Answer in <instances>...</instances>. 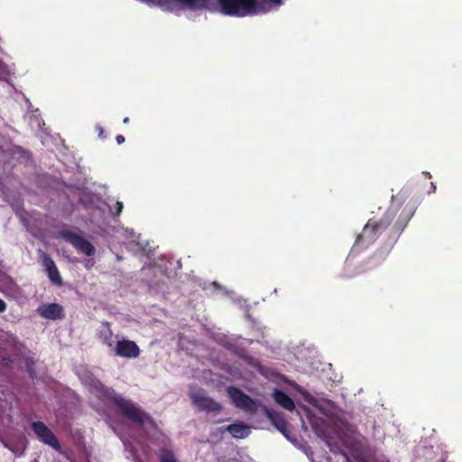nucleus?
Wrapping results in <instances>:
<instances>
[{"label":"nucleus","instance_id":"obj_15","mask_svg":"<svg viewBox=\"0 0 462 462\" xmlns=\"http://www.w3.org/2000/svg\"><path fill=\"white\" fill-rule=\"evenodd\" d=\"M226 430L228 431L235 439H245L251 432L250 427L243 422L229 424L226 426Z\"/></svg>","mask_w":462,"mask_h":462},{"label":"nucleus","instance_id":"obj_20","mask_svg":"<svg viewBox=\"0 0 462 462\" xmlns=\"http://www.w3.org/2000/svg\"><path fill=\"white\" fill-rule=\"evenodd\" d=\"M14 362V359L10 356H4L1 358L0 365L4 367H9Z\"/></svg>","mask_w":462,"mask_h":462},{"label":"nucleus","instance_id":"obj_12","mask_svg":"<svg viewBox=\"0 0 462 462\" xmlns=\"http://www.w3.org/2000/svg\"><path fill=\"white\" fill-rule=\"evenodd\" d=\"M37 312L42 318L51 320L61 319L65 317L63 307L58 303L42 304Z\"/></svg>","mask_w":462,"mask_h":462},{"label":"nucleus","instance_id":"obj_11","mask_svg":"<svg viewBox=\"0 0 462 462\" xmlns=\"http://www.w3.org/2000/svg\"><path fill=\"white\" fill-rule=\"evenodd\" d=\"M40 258L50 281L58 286L62 285V279L52 258L44 251L40 250Z\"/></svg>","mask_w":462,"mask_h":462},{"label":"nucleus","instance_id":"obj_3","mask_svg":"<svg viewBox=\"0 0 462 462\" xmlns=\"http://www.w3.org/2000/svg\"><path fill=\"white\" fill-rule=\"evenodd\" d=\"M31 159L29 152L5 140H0V171L10 175L20 164H26Z\"/></svg>","mask_w":462,"mask_h":462},{"label":"nucleus","instance_id":"obj_21","mask_svg":"<svg viewBox=\"0 0 462 462\" xmlns=\"http://www.w3.org/2000/svg\"><path fill=\"white\" fill-rule=\"evenodd\" d=\"M96 130H97V133H98V136H99L100 138L104 139V138H105V135H104V129H103V127H102L101 125H97L96 126Z\"/></svg>","mask_w":462,"mask_h":462},{"label":"nucleus","instance_id":"obj_24","mask_svg":"<svg viewBox=\"0 0 462 462\" xmlns=\"http://www.w3.org/2000/svg\"><path fill=\"white\" fill-rule=\"evenodd\" d=\"M123 123L124 124L129 123V117H125L124 120H123Z\"/></svg>","mask_w":462,"mask_h":462},{"label":"nucleus","instance_id":"obj_22","mask_svg":"<svg viewBox=\"0 0 462 462\" xmlns=\"http://www.w3.org/2000/svg\"><path fill=\"white\" fill-rule=\"evenodd\" d=\"M5 310H6V303L2 299H0V313L5 312Z\"/></svg>","mask_w":462,"mask_h":462},{"label":"nucleus","instance_id":"obj_16","mask_svg":"<svg viewBox=\"0 0 462 462\" xmlns=\"http://www.w3.org/2000/svg\"><path fill=\"white\" fill-rule=\"evenodd\" d=\"M160 462H178V460L171 450L162 449L160 454Z\"/></svg>","mask_w":462,"mask_h":462},{"label":"nucleus","instance_id":"obj_17","mask_svg":"<svg viewBox=\"0 0 462 462\" xmlns=\"http://www.w3.org/2000/svg\"><path fill=\"white\" fill-rule=\"evenodd\" d=\"M113 332L112 330L107 328L106 331H101L99 334V337L101 338L103 344L112 346H113V340H112Z\"/></svg>","mask_w":462,"mask_h":462},{"label":"nucleus","instance_id":"obj_1","mask_svg":"<svg viewBox=\"0 0 462 462\" xmlns=\"http://www.w3.org/2000/svg\"><path fill=\"white\" fill-rule=\"evenodd\" d=\"M416 208L414 203L408 202L404 206L397 199H393L383 217L377 220L370 218L365 225L361 234L356 236L355 245L367 247L373 244L379 235L393 222V230L396 236L405 229L413 217Z\"/></svg>","mask_w":462,"mask_h":462},{"label":"nucleus","instance_id":"obj_5","mask_svg":"<svg viewBox=\"0 0 462 462\" xmlns=\"http://www.w3.org/2000/svg\"><path fill=\"white\" fill-rule=\"evenodd\" d=\"M226 393L232 403L238 409L251 414H255L258 411V404L251 396L245 393L241 389L236 386H228Z\"/></svg>","mask_w":462,"mask_h":462},{"label":"nucleus","instance_id":"obj_10","mask_svg":"<svg viewBox=\"0 0 462 462\" xmlns=\"http://www.w3.org/2000/svg\"><path fill=\"white\" fill-rule=\"evenodd\" d=\"M140 352V347L134 341L125 338L118 340L115 347V354L124 358H136Z\"/></svg>","mask_w":462,"mask_h":462},{"label":"nucleus","instance_id":"obj_4","mask_svg":"<svg viewBox=\"0 0 462 462\" xmlns=\"http://www.w3.org/2000/svg\"><path fill=\"white\" fill-rule=\"evenodd\" d=\"M218 4L224 14L245 16L254 11L256 0H218Z\"/></svg>","mask_w":462,"mask_h":462},{"label":"nucleus","instance_id":"obj_19","mask_svg":"<svg viewBox=\"0 0 462 462\" xmlns=\"http://www.w3.org/2000/svg\"><path fill=\"white\" fill-rule=\"evenodd\" d=\"M324 440L326 442V444L328 445V447L329 448L330 451L332 452H336L337 449H339L338 446L337 445H334L332 442H331V439L328 437V436H325L324 435Z\"/></svg>","mask_w":462,"mask_h":462},{"label":"nucleus","instance_id":"obj_14","mask_svg":"<svg viewBox=\"0 0 462 462\" xmlns=\"http://www.w3.org/2000/svg\"><path fill=\"white\" fill-rule=\"evenodd\" d=\"M274 402L285 410L290 411L295 409L293 400L283 391L275 389L273 393Z\"/></svg>","mask_w":462,"mask_h":462},{"label":"nucleus","instance_id":"obj_23","mask_svg":"<svg viewBox=\"0 0 462 462\" xmlns=\"http://www.w3.org/2000/svg\"><path fill=\"white\" fill-rule=\"evenodd\" d=\"M116 141L118 144H122L123 143H125V137L121 134H118L116 137Z\"/></svg>","mask_w":462,"mask_h":462},{"label":"nucleus","instance_id":"obj_2","mask_svg":"<svg viewBox=\"0 0 462 462\" xmlns=\"http://www.w3.org/2000/svg\"><path fill=\"white\" fill-rule=\"evenodd\" d=\"M97 391L99 399L113 403L118 411L132 422L140 426L143 425L146 420L152 422V420L136 403L116 393L114 389L100 385Z\"/></svg>","mask_w":462,"mask_h":462},{"label":"nucleus","instance_id":"obj_9","mask_svg":"<svg viewBox=\"0 0 462 462\" xmlns=\"http://www.w3.org/2000/svg\"><path fill=\"white\" fill-rule=\"evenodd\" d=\"M32 430L36 437L44 444L51 447L55 450L60 448V444L53 432L42 421H33Z\"/></svg>","mask_w":462,"mask_h":462},{"label":"nucleus","instance_id":"obj_6","mask_svg":"<svg viewBox=\"0 0 462 462\" xmlns=\"http://www.w3.org/2000/svg\"><path fill=\"white\" fill-rule=\"evenodd\" d=\"M10 341L14 351V359L22 360L30 377L33 378L36 374L34 369L36 361L34 356H32L31 351L27 350L25 346L15 337H12Z\"/></svg>","mask_w":462,"mask_h":462},{"label":"nucleus","instance_id":"obj_18","mask_svg":"<svg viewBox=\"0 0 462 462\" xmlns=\"http://www.w3.org/2000/svg\"><path fill=\"white\" fill-rule=\"evenodd\" d=\"M123 208H124L123 202L116 201L115 204L114 209L110 208L109 210H110L111 214L113 215L114 218L116 219V217H118L120 216Z\"/></svg>","mask_w":462,"mask_h":462},{"label":"nucleus","instance_id":"obj_7","mask_svg":"<svg viewBox=\"0 0 462 462\" xmlns=\"http://www.w3.org/2000/svg\"><path fill=\"white\" fill-rule=\"evenodd\" d=\"M60 236L72 245L78 251L85 254L88 256H92L96 253L95 246L88 242L82 236L73 233L71 231H63Z\"/></svg>","mask_w":462,"mask_h":462},{"label":"nucleus","instance_id":"obj_25","mask_svg":"<svg viewBox=\"0 0 462 462\" xmlns=\"http://www.w3.org/2000/svg\"><path fill=\"white\" fill-rule=\"evenodd\" d=\"M32 462H39V460L38 459H34Z\"/></svg>","mask_w":462,"mask_h":462},{"label":"nucleus","instance_id":"obj_13","mask_svg":"<svg viewBox=\"0 0 462 462\" xmlns=\"http://www.w3.org/2000/svg\"><path fill=\"white\" fill-rule=\"evenodd\" d=\"M264 413L266 417L270 420L272 424L285 437H287L288 432V422L284 419V416L273 410L264 408Z\"/></svg>","mask_w":462,"mask_h":462},{"label":"nucleus","instance_id":"obj_8","mask_svg":"<svg viewBox=\"0 0 462 462\" xmlns=\"http://www.w3.org/2000/svg\"><path fill=\"white\" fill-rule=\"evenodd\" d=\"M189 398L199 411L218 413L222 410L220 403L200 392L190 393Z\"/></svg>","mask_w":462,"mask_h":462}]
</instances>
